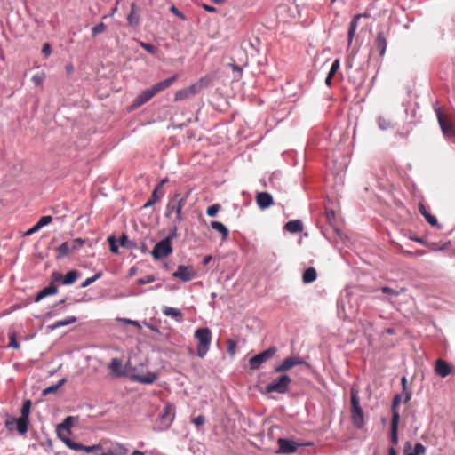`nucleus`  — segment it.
Segmentation results:
<instances>
[{
    "label": "nucleus",
    "mask_w": 455,
    "mask_h": 455,
    "mask_svg": "<svg viewBox=\"0 0 455 455\" xmlns=\"http://www.w3.org/2000/svg\"><path fill=\"white\" fill-rule=\"evenodd\" d=\"M177 231H178V228H177V227H176V226H174V227L171 229V231H170V233H169L168 236H167V237H165L164 239H169V242L172 243V241L174 238H176V237L178 236V232H177Z\"/></svg>",
    "instance_id": "5fc2aeb1"
},
{
    "label": "nucleus",
    "mask_w": 455,
    "mask_h": 455,
    "mask_svg": "<svg viewBox=\"0 0 455 455\" xmlns=\"http://www.w3.org/2000/svg\"><path fill=\"white\" fill-rule=\"evenodd\" d=\"M304 363H306L304 359L299 356H290L285 358L281 364L275 366V371L276 373H283L291 370L294 366L301 365Z\"/></svg>",
    "instance_id": "f8f14e48"
},
{
    "label": "nucleus",
    "mask_w": 455,
    "mask_h": 455,
    "mask_svg": "<svg viewBox=\"0 0 455 455\" xmlns=\"http://www.w3.org/2000/svg\"><path fill=\"white\" fill-rule=\"evenodd\" d=\"M278 444H279V450L283 453L294 452L298 448L297 443L288 440V439H283V438L278 439Z\"/></svg>",
    "instance_id": "f3484780"
},
{
    "label": "nucleus",
    "mask_w": 455,
    "mask_h": 455,
    "mask_svg": "<svg viewBox=\"0 0 455 455\" xmlns=\"http://www.w3.org/2000/svg\"><path fill=\"white\" fill-rule=\"evenodd\" d=\"M108 455H127V448L120 443H115L107 450Z\"/></svg>",
    "instance_id": "bb28decb"
},
{
    "label": "nucleus",
    "mask_w": 455,
    "mask_h": 455,
    "mask_svg": "<svg viewBox=\"0 0 455 455\" xmlns=\"http://www.w3.org/2000/svg\"><path fill=\"white\" fill-rule=\"evenodd\" d=\"M175 418V406L171 403H166L164 411L161 414V419L166 421L170 425Z\"/></svg>",
    "instance_id": "412c9836"
},
{
    "label": "nucleus",
    "mask_w": 455,
    "mask_h": 455,
    "mask_svg": "<svg viewBox=\"0 0 455 455\" xmlns=\"http://www.w3.org/2000/svg\"><path fill=\"white\" fill-rule=\"evenodd\" d=\"M72 417H67L63 423L59 425L58 427V431L60 430L61 428L63 429H66L68 431V433L69 434V427H71L72 425Z\"/></svg>",
    "instance_id": "49530a36"
},
{
    "label": "nucleus",
    "mask_w": 455,
    "mask_h": 455,
    "mask_svg": "<svg viewBox=\"0 0 455 455\" xmlns=\"http://www.w3.org/2000/svg\"><path fill=\"white\" fill-rule=\"evenodd\" d=\"M106 28H107V26H106L105 23H103V22L98 23L96 26H94L92 28V37H95L98 35H100V33H103L106 30Z\"/></svg>",
    "instance_id": "58836bf2"
},
{
    "label": "nucleus",
    "mask_w": 455,
    "mask_h": 455,
    "mask_svg": "<svg viewBox=\"0 0 455 455\" xmlns=\"http://www.w3.org/2000/svg\"><path fill=\"white\" fill-rule=\"evenodd\" d=\"M195 339L197 340L196 355L200 358H204L208 353L212 342V331L207 328H198L194 333Z\"/></svg>",
    "instance_id": "7ed1b4c3"
},
{
    "label": "nucleus",
    "mask_w": 455,
    "mask_h": 455,
    "mask_svg": "<svg viewBox=\"0 0 455 455\" xmlns=\"http://www.w3.org/2000/svg\"><path fill=\"white\" fill-rule=\"evenodd\" d=\"M126 323H129V324H131V325H132V326H134V327H136V328H138V329H140V328H141V326H140V323H139L138 321H134V320H126Z\"/></svg>",
    "instance_id": "774afa93"
},
{
    "label": "nucleus",
    "mask_w": 455,
    "mask_h": 455,
    "mask_svg": "<svg viewBox=\"0 0 455 455\" xmlns=\"http://www.w3.org/2000/svg\"><path fill=\"white\" fill-rule=\"evenodd\" d=\"M362 18V15H355L349 24L348 33H347V41L348 45L352 44L354 36L355 35V31L358 26V20Z\"/></svg>",
    "instance_id": "b1692460"
},
{
    "label": "nucleus",
    "mask_w": 455,
    "mask_h": 455,
    "mask_svg": "<svg viewBox=\"0 0 455 455\" xmlns=\"http://www.w3.org/2000/svg\"><path fill=\"white\" fill-rule=\"evenodd\" d=\"M66 382L65 379H60L56 385L50 386L44 389L43 395H46L48 394H53L56 393L60 387H62Z\"/></svg>",
    "instance_id": "72a5a7b5"
},
{
    "label": "nucleus",
    "mask_w": 455,
    "mask_h": 455,
    "mask_svg": "<svg viewBox=\"0 0 455 455\" xmlns=\"http://www.w3.org/2000/svg\"><path fill=\"white\" fill-rule=\"evenodd\" d=\"M220 208L221 206L219 204H212L207 208L206 213L210 217H215Z\"/></svg>",
    "instance_id": "c03bdc74"
},
{
    "label": "nucleus",
    "mask_w": 455,
    "mask_h": 455,
    "mask_svg": "<svg viewBox=\"0 0 455 455\" xmlns=\"http://www.w3.org/2000/svg\"><path fill=\"white\" fill-rule=\"evenodd\" d=\"M378 123H379V128L382 129V130H385V129H387V128H388L390 126V123L387 122L386 119L381 118V117L379 118Z\"/></svg>",
    "instance_id": "13d9d810"
},
{
    "label": "nucleus",
    "mask_w": 455,
    "mask_h": 455,
    "mask_svg": "<svg viewBox=\"0 0 455 455\" xmlns=\"http://www.w3.org/2000/svg\"><path fill=\"white\" fill-rule=\"evenodd\" d=\"M140 8L135 3H132L131 11L127 15V24L132 28H137L140 24Z\"/></svg>",
    "instance_id": "4468645a"
},
{
    "label": "nucleus",
    "mask_w": 455,
    "mask_h": 455,
    "mask_svg": "<svg viewBox=\"0 0 455 455\" xmlns=\"http://www.w3.org/2000/svg\"><path fill=\"white\" fill-rule=\"evenodd\" d=\"M401 383L403 386V393L404 395V403H408L411 398V393L407 388V379L406 377H403L401 379Z\"/></svg>",
    "instance_id": "f704fd0d"
},
{
    "label": "nucleus",
    "mask_w": 455,
    "mask_h": 455,
    "mask_svg": "<svg viewBox=\"0 0 455 455\" xmlns=\"http://www.w3.org/2000/svg\"><path fill=\"white\" fill-rule=\"evenodd\" d=\"M435 370L436 374L442 378H445L451 373V366L443 359L436 361Z\"/></svg>",
    "instance_id": "dca6fc26"
},
{
    "label": "nucleus",
    "mask_w": 455,
    "mask_h": 455,
    "mask_svg": "<svg viewBox=\"0 0 455 455\" xmlns=\"http://www.w3.org/2000/svg\"><path fill=\"white\" fill-rule=\"evenodd\" d=\"M291 383V379L288 375L283 374L279 376L276 379H274L273 381L268 383L265 387V392L267 394H285L288 391Z\"/></svg>",
    "instance_id": "39448f33"
},
{
    "label": "nucleus",
    "mask_w": 455,
    "mask_h": 455,
    "mask_svg": "<svg viewBox=\"0 0 455 455\" xmlns=\"http://www.w3.org/2000/svg\"><path fill=\"white\" fill-rule=\"evenodd\" d=\"M162 312L164 315L175 318L178 322H181L183 319V314L178 308L164 307Z\"/></svg>",
    "instance_id": "393cba45"
},
{
    "label": "nucleus",
    "mask_w": 455,
    "mask_h": 455,
    "mask_svg": "<svg viewBox=\"0 0 455 455\" xmlns=\"http://www.w3.org/2000/svg\"><path fill=\"white\" fill-rule=\"evenodd\" d=\"M326 218L330 224L332 223V220L335 219V212L332 210H326Z\"/></svg>",
    "instance_id": "052dcab7"
},
{
    "label": "nucleus",
    "mask_w": 455,
    "mask_h": 455,
    "mask_svg": "<svg viewBox=\"0 0 455 455\" xmlns=\"http://www.w3.org/2000/svg\"><path fill=\"white\" fill-rule=\"evenodd\" d=\"M201 6L206 12H217V9L215 7L212 6V5H209V4H202Z\"/></svg>",
    "instance_id": "e2e57ef3"
},
{
    "label": "nucleus",
    "mask_w": 455,
    "mask_h": 455,
    "mask_svg": "<svg viewBox=\"0 0 455 455\" xmlns=\"http://www.w3.org/2000/svg\"><path fill=\"white\" fill-rule=\"evenodd\" d=\"M30 408H31V401L30 400H26L23 403V405H22V408H21V411H20V412H21V416L20 417L28 419V416H29V413H30Z\"/></svg>",
    "instance_id": "a19ab883"
},
{
    "label": "nucleus",
    "mask_w": 455,
    "mask_h": 455,
    "mask_svg": "<svg viewBox=\"0 0 455 455\" xmlns=\"http://www.w3.org/2000/svg\"><path fill=\"white\" fill-rule=\"evenodd\" d=\"M102 276V272H98L96 273L92 277H88L87 279H85L82 284H81V287L82 288H86L88 287L89 285H91L92 283H94L95 281H97L98 279H100V277Z\"/></svg>",
    "instance_id": "4c0bfd02"
},
{
    "label": "nucleus",
    "mask_w": 455,
    "mask_h": 455,
    "mask_svg": "<svg viewBox=\"0 0 455 455\" xmlns=\"http://www.w3.org/2000/svg\"><path fill=\"white\" fill-rule=\"evenodd\" d=\"M192 422L196 427H201L205 423V417L204 415H199L192 419Z\"/></svg>",
    "instance_id": "603ef678"
},
{
    "label": "nucleus",
    "mask_w": 455,
    "mask_h": 455,
    "mask_svg": "<svg viewBox=\"0 0 455 455\" xmlns=\"http://www.w3.org/2000/svg\"><path fill=\"white\" fill-rule=\"evenodd\" d=\"M17 430L20 435H24L28 432V419L20 417L18 419H15Z\"/></svg>",
    "instance_id": "7c9ffc66"
},
{
    "label": "nucleus",
    "mask_w": 455,
    "mask_h": 455,
    "mask_svg": "<svg viewBox=\"0 0 455 455\" xmlns=\"http://www.w3.org/2000/svg\"><path fill=\"white\" fill-rule=\"evenodd\" d=\"M40 229L39 227H37V224H36L35 226H33L31 228H29L26 233H25V235H30L36 232H37L38 230Z\"/></svg>",
    "instance_id": "0e129e2a"
},
{
    "label": "nucleus",
    "mask_w": 455,
    "mask_h": 455,
    "mask_svg": "<svg viewBox=\"0 0 455 455\" xmlns=\"http://www.w3.org/2000/svg\"><path fill=\"white\" fill-rule=\"evenodd\" d=\"M164 191H162L160 195H156V190H154L152 192L151 198L144 204V207L148 208L156 204L164 196Z\"/></svg>",
    "instance_id": "c9c22d12"
},
{
    "label": "nucleus",
    "mask_w": 455,
    "mask_h": 455,
    "mask_svg": "<svg viewBox=\"0 0 455 455\" xmlns=\"http://www.w3.org/2000/svg\"><path fill=\"white\" fill-rule=\"evenodd\" d=\"M208 85V79L206 77L201 78L198 82L190 85L188 88H184L176 92L174 95V100H183L196 93H198L203 88Z\"/></svg>",
    "instance_id": "423d86ee"
},
{
    "label": "nucleus",
    "mask_w": 455,
    "mask_h": 455,
    "mask_svg": "<svg viewBox=\"0 0 455 455\" xmlns=\"http://www.w3.org/2000/svg\"><path fill=\"white\" fill-rule=\"evenodd\" d=\"M132 379L140 384H152L157 379V374L155 372H148L145 375L134 374Z\"/></svg>",
    "instance_id": "6ab92c4d"
},
{
    "label": "nucleus",
    "mask_w": 455,
    "mask_h": 455,
    "mask_svg": "<svg viewBox=\"0 0 455 455\" xmlns=\"http://www.w3.org/2000/svg\"><path fill=\"white\" fill-rule=\"evenodd\" d=\"M425 452L426 447L422 443H418L415 444L413 451L405 453V455H423Z\"/></svg>",
    "instance_id": "ea45409f"
},
{
    "label": "nucleus",
    "mask_w": 455,
    "mask_h": 455,
    "mask_svg": "<svg viewBox=\"0 0 455 455\" xmlns=\"http://www.w3.org/2000/svg\"><path fill=\"white\" fill-rule=\"evenodd\" d=\"M190 196V190L185 194L175 192L174 195L169 198L166 205L165 217L169 218L172 212H175V221L180 223L183 220L182 209L186 205L188 198Z\"/></svg>",
    "instance_id": "f257e3e1"
},
{
    "label": "nucleus",
    "mask_w": 455,
    "mask_h": 455,
    "mask_svg": "<svg viewBox=\"0 0 455 455\" xmlns=\"http://www.w3.org/2000/svg\"><path fill=\"white\" fill-rule=\"evenodd\" d=\"M389 36V30L387 29L385 31H379L376 37V47L379 52V55L383 57L386 52V49L387 46V38Z\"/></svg>",
    "instance_id": "ddd939ff"
},
{
    "label": "nucleus",
    "mask_w": 455,
    "mask_h": 455,
    "mask_svg": "<svg viewBox=\"0 0 455 455\" xmlns=\"http://www.w3.org/2000/svg\"><path fill=\"white\" fill-rule=\"evenodd\" d=\"M63 443L71 450L74 451H81V448H84V445L72 441L71 439H63Z\"/></svg>",
    "instance_id": "79ce46f5"
},
{
    "label": "nucleus",
    "mask_w": 455,
    "mask_h": 455,
    "mask_svg": "<svg viewBox=\"0 0 455 455\" xmlns=\"http://www.w3.org/2000/svg\"><path fill=\"white\" fill-rule=\"evenodd\" d=\"M78 272L76 270H71V271H68L65 275L64 277L62 278L61 275L60 274H54V281H60V279H62V283L65 284V285H69V284H72L74 283L77 278H78Z\"/></svg>",
    "instance_id": "a211bd4d"
},
{
    "label": "nucleus",
    "mask_w": 455,
    "mask_h": 455,
    "mask_svg": "<svg viewBox=\"0 0 455 455\" xmlns=\"http://www.w3.org/2000/svg\"><path fill=\"white\" fill-rule=\"evenodd\" d=\"M256 202L259 208L266 209L274 204L272 196L267 192H259L256 195Z\"/></svg>",
    "instance_id": "2eb2a0df"
},
{
    "label": "nucleus",
    "mask_w": 455,
    "mask_h": 455,
    "mask_svg": "<svg viewBox=\"0 0 455 455\" xmlns=\"http://www.w3.org/2000/svg\"><path fill=\"white\" fill-rule=\"evenodd\" d=\"M119 243H120V245L122 247H125V248H128V249L135 248V243L132 242V241H130L128 239V237L125 235H124V234L120 237Z\"/></svg>",
    "instance_id": "e433bc0d"
},
{
    "label": "nucleus",
    "mask_w": 455,
    "mask_h": 455,
    "mask_svg": "<svg viewBox=\"0 0 455 455\" xmlns=\"http://www.w3.org/2000/svg\"><path fill=\"white\" fill-rule=\"evenodd\" d=\"M178 78V75H174L167 79H164L161 82L155 84L152 87L144 90L141 93H140L136 99L134 100L133 105L136 107H140L148 100H150L158 92L165 90L169 86H171Z\"/></svg>",
    "instance_id": "f03ea898"
},
{
    "label": "nucleus",
    "mask_w": 455,
    "mask_h": 455,
    "mask_svg": "<svg viewBox=\"0 0 455 455\" xmlns=\"http://www.w3.org/2000/svg\"><path fill=\"white\" fill-rule=\"evenodd\" d=\"M236 349V342L232 339L228 340V352L230 355H234L235 354Z\"/></svg>",
    "instance_id": "8fccbe9b"
},
{
    "label": "nucleus",
    "mask_w": 455,
    "mask_h": 455,
    "mask_svg": "<svg viewBox=\"0 0 455 455\" xmlns=\"http://www.w3.org/2000/svg\"><path fill=\"white\" fill-rule=\"evenodd\" d=\"M101 448V446L100 444H97V445H92V446H85L84 445V448H81V451H84L86 452H92L94 451H98Z\"/></svg>",
    "instance_id": "4d7b16f0"
},
{
    "label": "nucleus",
    "mask_w": 455,
    "mask_h": 455,
    "mask_svg": "<svg viewBox=\"0 0 455 455\" xmlns=\"http://www.w3.org/2000/svg\"><path fill=\"white\" fill-rule=\"evenodd\" d=\"M10 346L12 347L13 348H19V344H18L14 335H12L10 338Z\"/></svg>",
    "instance_id": "338daca9"
},
{
    "label": "nucleus",
    "mask_w": 455,
    "mask_h": 455,
    "mask_svg": "<svg viewBox=\"0 0 455 455\" xmlns=\"http://www.w3.org/2000/svg\"><path fill=\"white\" fill-rule=\"evenodd\" d=\"M45 79V74L44 72H39L35 74L31 80L35 84V85H40Z\"/></svg>",
    "instance_id": "37998d69"
},
{
    "label": "nucleus",
    "mask_w": 455,
    "mask_h": 455,
    "mask_svg": "<svg viewBox=\"0 0 455 455\" xmlns=\"http://www.w3.org/2000/svg\"><path fill=\"white\" fill-rule=\"evenodd\" d=\"M420 213L424 216L425 220L433 227L437 226V218L432 215L422 204L419 206Z\"/></svg>",
    "instance_id": "a878e982"
},
{
    "label": "nucleus",
    "mask_w": 455,
    "mask_h": 455,
    "mask_svg": "<svg viewBox=\"0 0 455 455\" xmlns=\"http://www.w3.org/2000/svg\"><path fill=\"white\" fill-rule=\"evenodd\" d=\"M139 44L140 45V47H142L144 50H146L148 52L151 54H155L157 52V48L151 44L140 41Z\"/></svg>",
    "instance_id": "a18cd8bd"
},
{
    "label": "nucleus",
    "mask_w": 455,
    "mask_h": 455,
    "mask_svg": "<svg viewBox=\"0 0 455 455\" xmlns=\"http://www.w3.org/2000/svg\"><path fill=\"white\" fill-rule=\"evenodd\" d=\"M52 220V216H43L40 218V220H38V222L36 223L37 224V227H39L40 228H42L43 227L50 224Z\"/></svg>",
    "instance_id": "09e8293b"
},
{
    "label": "nucleus",
    "mask_w": 455,
    "mask_h": 455,
    "mask_svg": "<svg viewBox=\"0 0 455 455\" xmlns=\"http://www.w3.org/2000/svg\"><path fill=\"white\" fill-rule=\"evenodd\" d=\"M211 227L212 228H213L214 230H217L219 231L220 234H221V236L224 240H226L228 236V229L227 228L226 226H224L221 222H219V221H212L211 222Z\"/></svg>",
    "instance_id": "c756f323"
},
{
    "label": "nucleus",
    "mask_w": 455,
    "mask_h": 455,
    "mask_svg": "<svg viewBox=\"0 0 455 455\" xmlns=\"http://www.w3.org/2000/svg\"><path fill=\"white\" fill-rule=\"evenodd\" d=\"M381 291L385 294H393V295H395V296H397L399 294V291H397L395 290H393L392 288L387 287V286L383 287L381 289Z\"/></svg>",
    "instance_id": "bf43d9fd"
},
{
    "label": "nucleus",
    "mask_w": 455,
    "mask_h": 455,
    "mask_svg": "<svg viewBox=\"0 0 455 455\" xmlns=\"http://www.w3.org/2000/svg\"><path fill=\"white\" fill-rule=\"evenodd\" d=\"M284 228L291 233H299L302 231L303 225L300 220H290L285 224Z\"/></svg>",
    "instance_id": "cd10ccee"
},
{
    "label": "nucleus",
    "mask_w": 455,
    "mask_h": 455,
    "mask_svg": "<svg viewBox=\"0 0 455 455\" xmlns=\"http://www.w3.org/2000/svg\"><path fill=\"white\" fill-rule=\"evenodd\" d=\"M108 368L116 377H122L125 375V371L123 370L122 361L117 357L111 360Z\"/></svg>",
    "instance_id": "aec40b11"
},
{
    "label": "nucleus",
    "mask_w": 455,
    "mask_h": 455,
    "mask_svg": "<svg viewBox=\"0 0 455 455\" xmlns=\"http://www.w3.org/2000/svg\"><path fill=\"white\" fill-rule=\"evenodd\" d=\"M403 397L404 398L403 393V394H397V395H395V397L393 399V402H392V406H391L392 417H394V415L395 413L397 415H400L398 411H397V406L401 403V401H402Z\"/></svg>",
    "instance_id": "473e14b6"
},
{
    "label": "nucleus",
    "mask_w": 455,
    "mask_h": 455,
    "mask_svg": "<svg viewBox=\"0 0 455 455\" xmlns=\"http://www.w3.org/2000/svg\"><path fill=\"white\" fill-rule=\"evenodd\" d=\"M277 352L275 347H270L263 352L252 356L249 360V366L251 370H258L261 364L275 356Z\"/></svg>",
    "instance_id": "6e6552de"
},
{
    "label": "nucleus",
    "mask_w": 455,
    "mask_h": 455,
    "mask_svg": "<svg viewBox=\"0 0 455 455\" xmlns=\"http://www.w3.org/2000/svg\"><path fill=\"white\" fill-rule=\"evenodd\" d=\"M15 423V419H10L5 421V426L9 430L13 429V425Z\"/></svg>",
    "instance_id": "69168bd1"
},
{
    "label": "nucleus",
    "mask_w": 455,
    "mask_h": 455,
    "mask_svg": "<svg viewBox=\"0 0 455 455\" xmlns=\"http://www.w3.org/2000/svg\"><path fill=\"white\" fill-rule=\"evenodd\" d=\"M172 251V245L169 242V239H163L156 243L151 254L155 259L160 260L171 255Z\"/></svg>",
    "instance_id": "1a4fd4ad"
},
{
    "label": "nucleus",
    "mask_w": 455,
    "mask_h": 455,
    "mask_svg": "<svg viewBox=\"0 0 455 455\" xmlns=\"http://www.w3.org/2000/svg\"><path fill=\"white\" fill-rule=\"evenodd\" d=\"M351 419L354 426L357 428H362L363 426V411L360 406V401L357 395V391L354 388L351 389Z\"/></svg>",
    "instance_id": "20e7f679"
},
{
    "label": "nucleus",
    "mask_w": 455,
    "mask_h": 455,
    "mask_svg": "<svg viewBox=\"0 0 455 455\" xmlns=\"http://www.w3.org/2000/svg\"><path fill=\"white\" fill-rule=\"evenodd\" d=\"M435 113L443 133L446 137L455 136V126L453 125L450 116L444 115L440 108H435Z\"/></svg>",
    "instance_id": "9d476101"
},
{
    "label": "nucleus",
    "mask_w": 455,
    "mask_h": 455,
    "mask_svg": "<svg viewBox=\"0 0 455 455\" xmlns=\"http://www.w3.org/2000/svg\"><path fill=\"white\" fill-rule=\"evenodd\" d=\"M170 11L174 15L180 18L181 20H187V17L184 15V13H182L176 6H174V5L171 6Z\"/></svg>",
    "instance_id": "864d4df0"
},
{
    "label": "nucleus",
    "mask_w": 455,
    "mask_h": 455,
    "mask_svg": "<svg viewBox=\"0 0 455 455\" xmlns=\"http://www.w3.org/2000/svg\"><path fill=\"white\" fill-rule=\"evenodd\" d=\"M400 420V415L396 413L392 417L391 419V442L394 445L398 443V425Z\"/></svg>",
    "instance_id": "5701e85b"
},
{
    "label": "nucleus",
    "mask_w": 455,
    "mask_h": 455,
    "mask_svg": "<svg viewBox=\"0 0 455 455\" xmlns=\"http://www.w3.org/2000/svg\"><path fill=\"white\" fill-rule=\"evenodd\" d=\"M196 276V271L193 266L180 265L177 270L172 273V277L182 282H189Z\"/></svg>",
    "instance_id": "9b49d317"
},
{
    "label": "nucleus",
    "mask_w": 455,
    "mask_h": 455,
    "mask_svg": "<svg viewBox=\"0 0 455 455\" xmlns=\"http://www.w3.org/2000/svg\"><path fill=\"white\" fill-rule=\"evenodd\" d=\"M340 67V62H339V60L337 59L335 60L332 64H331V70H332V72H336L339 70Z\"/></svg>",
    "instance_id": "680f3d73"
},
{
    "label": "nucleus",
    "mask_w": 455,
    "mask_h": 455,
    "mask_svg": "<svg viewBox=\"0 0 455 455\" xmlns=\"http://www.w3.org/2000/svg\"><path fill=\"white\" fill-rule=\"evenodd\" d=\"M108 243L110 246V251L113 253L118 252V246L116 245V239L113 236L108 237Z\"/></svg>",
    "instance_id": "3c124183"
},
{
    "label": "nucleus",
    "mask_w": 455,
    "mask_h": 455,
    "mask_svg": "<svg viewBox=\"0 0 455 455\" xmlns=\"http://www.w3.org/2000/svg\"><path fill=\"white\" fill-rule=\"evenodd\" d=\"M156 281V277L153 275H147L145 277L140 278L137 280V283L140 285H144L147 283H150Z\"/></svg>",
    "instance_id": "de8ad7c7"
},
{
    "label": "nucleus",
    "mask_w": 455,
    "mask_h": 455,
    "mask_svg": "<svg viewBox=\"0 0 455 455\" xmlns=\"http://www.w3.org/2000/svg\"><path fill=\"white\" fill-rule=\"evenodd\" d=\"M42 52L45 57H49L52 53V47L49 43H45L43 45Z\"/></svg>",
    "instance_id": "6e6d98bb"
},
{
    "label": "nucleus",
    "mask_w": 455,
    "mask_h": 455,
    "mask_svg": "<svg viewBox=\"0 0 455 455\" xmlns=\"http://www.w3.org/2000/svg\"><path fill=\"white\" fill-rule=\"evenodd\" d=\"M84 243H85V241L84 239L76 238V239H73L71 241H68V242L61 243L57 248V252H58L57 259L69 256L74 251L82 248L84 246Z\"/></svg>",
    "instance_id": "0eeeda50"
},
{
    "label": "nucleus",
    "mask_w": 455,
    "mask_h": 455,
    "mask_svg": "<svg viewBox=\"0 0 455 455\" xmlns=\"http://www.w3.org/2000/svg\"><path fill=\"white\" fill-rule=\"evenodd\" d=\"M58 292L57 286L54 284V283H51L50 285L41 290L35 298V302H39L44 298L56 294Z\"/></svg>",
    "instance_id": "4be33fe9"
},
{
    "label": "nucleus",
    "mask_w": 455,
    "mask_h": 455,
    "mask_svg": "<svg viewBox=\"0 0 455 455\" xmlns=\"http://www.w3.org/2000/svg\"><path fill=\"white\" fill-rule=\"evenodd\" d=\"M316 277V270L314 267H308L304 271L302 280L305 283H310L315 281Z\"/></svg>",
    "instance_id": "c85d7f7f"
},
{
    "label": "nucleus",
    "mask_w": 455,
    "mask_h": 455,
    "mask_svg": "<svg viewBox=\"0 0 455 455\" xmlns=\"http://www.w3.org/2000/svg\"><path fill=\"white\" fill-rule=\"evenodd\" d=\"M76 322V317L69 316L65 320L56 321L52 325L49 326L50 329L54 330L60 327L67 326L68 324L74 323Z\"/></svg>",
    "instance_id": "2f4dec72"
}]
</instances>
